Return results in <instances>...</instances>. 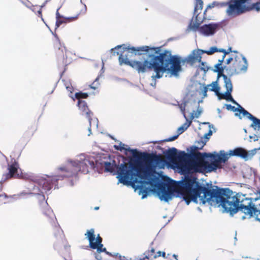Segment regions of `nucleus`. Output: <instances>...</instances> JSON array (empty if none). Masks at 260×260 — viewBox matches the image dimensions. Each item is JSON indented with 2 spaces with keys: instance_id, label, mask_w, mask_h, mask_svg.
<instances>
[{
  "instance_id": "1a4fd4ad",
  "label": "nucleus",
  "mask_w": 260,
  "mask_h": 260,
  "mask_svg": "<svg viewBox=\"0 0 260 260\" xmlns=\"http://www.w3.org/2000/svg\"><path fill=\"white\" fill-rule=\"evenodd\" d=\"M19 168V165L16 161L11 164H8L7 168L8 172L3 175L4 181L11 178H19L20 177L18 173Z\"/></svg>"
},
{
  "instance_id": "37998d69",
  "label": "nucleus",
  "mask_w": 260,
  "mask_h": 260,
  "mask_svg": "<svg viewBox=\"0 0 260 260\" xmlns=\"http://www.w3.org/2000/svg\"><path fill=\"white\" fill-rule=\"evenodd\" d=\"M160 256H162V257H165L166 256V253L165 252H161L159 251L157 252V255H155L154 257L156 258L157 257H159Z\"/></svg>"
},
{
  "instance_id": "5701e85b",
  "label": "nucleus",
  "mask_w": 260,
  "mask_h": 260,
  "mask_svg": "<svg viewBox=\"0 0 260 260\" xmlns=\"http://www.w3.org/2000/svg\"><path fill=\"white\" fill-rule=\"evenodd\" d=\"M105 169L106 172H113L115 168H116L117 171L120 166H116V165H112L110 162H104Z\"/></svg>"
},
{
  "instance_id": "f257e3e1",
  "label": "nucleus",
  "mask_w": 260,
  "mask_h": 260,
  "mask_svg": "<svg viewBox=\"0 0 260 260\" xmlns=\"http://www.w3.org/2000/svg\"><path fill=\"white\" fill-rule=\"evenodd\" d=\"M179 183L181 193L187 204L191 201L197 203L199 198L200 203L208 202L211 205L221 206L231 214L239 210L249 216L260 214V210L257 209L251 199L244 194L235 193L229 188L215 189L203 186L192 175L185 176Z\"/></svg>"
},
{
  "instance_id": "9b49d317",
  "label": "nucleus",
  "mask_w": 260,
  "mask_h": 260,
  "mask_svg": "<svg viewBox=\"0 0 260 260\" xmlns=\"http://www.w3.org/2000/svg\"><path fill=\"white\" fill-rule=\"evenodd\" d=\"M220 24L217 23H210L205 24L200 28V32L205 36L213 35L219 27Z\"/></svg>"
},
{
  "instance_id": "393cba45",
  "label": "nucleus",
  "mask_w": 260,
  "mask_h": 260,
  "mask_svg": "<svg viewBox=\"0 0 260 260\" xmlns=\"http://www.w3.org/2000/svg\"><path fill=\"white\" fill-rule=\"evenodd\" d=\"M58 169L61 171L65 172L67 173L64 175L62 177H69L72 176L73 174V172L70 171V169L68 167H60Z\"/></svg>"
},
{
  "instance_id": "c756f323",
  "label": "nucleus",
  "mask_w": 260,
  "mask_h": 260,
  "mask_svg": "<svg viewBox=\"0 0 260 260\" xmlns=\"http://www.w3.org/2000/svg\"><path fill=\"white\" fill-rule=\"evenodd\" d=\"M103 245L102 244L98 245V247L95 248L97 249V251L99 252H106L107 254L110 256H113V255L109 252L106 251V248H103Z\"/></svg>"
},
{
  "instance_id": "aec40b11",
  "label": "nucleus",
  "mask_w": 260,
  "mask_h": 260,
  "mask_svg": "<svg viewBox=\"0 0 260 260\" xmlns=\"http://www.w3.org/2000/svg\"><path fill=\"white\" fill-rule=\"evenodd\" d=\"M203 7V2L202 0H196V5L194 7L193 16H199L201 13Z\"/></svg>"
},
{
  "instance_id": "864d4df0",
  "label": "nucleus",
  "mask_w": 260,
  "mask_h": 260,
  "mask_svg": "<svg viewBox=\"0 0 260 260\" xmlns=\"http://www.w3.org/2000/svg\"><path fill=\"white\" fill-rule=\"evenodd\" d=\"M99 209V207H95L94 209L95 210H98Z\"/></svg>"
},
{
  "instance_id": "6ab92c4d",
  "label": "nucleus",
  "mask_w": 260,
  "mask_h": 260,
  "mask_svg": "<svg viewBox=\"0 0 260 260\" xmlns=\"http://www.w3.org/2000/svg\"><path fill=\"white\" fill-rule=\"evenodd\" d=\"M232 91H226L224 93H219L218 97L219 99H224L228 101H231L236 105H238V103L234 100L232 98L231 93Z\"/></svg>"
},
{
  "instance_id": "cd10ccee",
  "label": "nucleus",
  "mask_w": 260,
  "mask_h": 260,
  "mask_svg": "<svg viewBox=\"0 0 260 260\" xmlns=\"http://www.w3.org/2000/svg\"><path fill=\"white\" fill-rule=\"evenodd\" d=\"M206 141H204L203 140H201L198 142V145L200 147H193V149L191 150V151H193L194 152H198V149H202L203 147L205 145L206 143Z\"/></svg>"
},
{
  "instance_id": "2f4dec72",
  "label": "nucleus",
  "mask_w": 260,
  "mask_h": 260,
  "mask_svg": "<svg viewBox=\"0 0 260 260\" xmlns=\"http://www.w3.org/2000/svg\"><path fill=\"white\" fill-rule=\"evenodd\" d=\"M42 7L34 6L32 10L35 12L36 15H42Z\"/></svg>"
},
{
  "instance_id": "bf43d9fd",
  "label": "nucleus",
  "mask_w": 260,
  "mask_h": 260,
  "mask_svg": "<svg viewBox=\"0 0 260 260\" xmlns=\"http://www.w3.org/2000/svg\"><path fill=\"white\" fill-rule=\"evenodd\" d=\"M66 260H67V259H66Z\"/></svg>"
},
{
  "instance_id": "20e7f679",
  "label": "nucleus",
  "mask_w": 260,
  "mask_h": 260,
  "mask_svg": "<svg viewBox=\"0 0 260 260\" xmlns=\"http://www.w3.org/2000/svg\"><path fill=\"white\" fill-rule=\"evenodd\" d=\"M191 153L195 159L188 164L187 169L195 173H210L220 169L222 163H225L229 158L228 154L224 153L221 155L193 151Z\"/></svg>"
},
{
  "instance_id": "603ef678",
  "label": "nucleus",
  "mask_w": 260,
  "mask_h": 260,
  "mask_svg": "<svg viewBox=\"0 0 260 260\" xmlns=\"http://www.w3.org/2000/svg\"><path fill=\"white\" fill-rule=\"evenodd\" d=\"M173 256H174V257H175V258H176V259H177V256L176 255L174 254V255H173Z\"/></svg>"
},
{
  "instance_id": "dca6fc26",
  "label": "nucleus",
  "mask_w": 260,
  "mask_h": 260,
  "mask_svg": "<svg viewBox=\"0 0 260 260\" xmlns=\"http://www.w3.org/2000/svg\"><path fill=\"white\" fill-rule=\"evenodd\" d=\"M95 231L93 229H91L89 230H87L86 233L85 234V236L86 238L88 239L90 247H96V245L93 244V241H95Z\"/></svg>"
},
{
  "instance_id": "f8f14e48",
  "label": "nucleus",
  "mask_w": 260,
  "mask_h": 260,
  "mask_svg": "<svg viewBox=\"0 0 260 260\" xmlns=\"http://www.w3.org/2000/svg\"><path fill=\"white\" fill-rule=\"evenodd\" d=\"M78 106L79 110L82 112V114H85L90 123L93 113L89 110L86 102L85 101L79 100L78 102Z\"/></svg>"
},
{
  "instance_id": "3c124183",
  "label": "nucleus",
  "mask_w": 260,
  "mask_h": 260,
  "mask_svg": "<svg viewBox=\"0 0 260 260\" xmlns=\"http://www.w3.org/2000/svg\"><path fill=\"white\" fill-rule=\"evenodd\" d=\"M70 246L69 245H66L65 246V248L66 249H68Z\"/></svg>"
},
{
  "instance_id": "7ed1b4c3",
  "label": "nucleus",
  "mask_w": 260,
  "mask_h": 260,
  "mask_svg": "<svg viewBox=\"0 0 260 260\" xmlns=\"http://www.w3.org/2000/svg\"><path fill=\"white\" fill-rule=\"evenodd\" d=\"M124 144L120 143L119 145H114L115 149L119 151L125 150L132 152L133 155L137 159L134 162H131L129 166L125 162L121 164L117 170L119 181L124 185H134L138 182V177L144 179L152 168L164 165L166 162L160 154L139 152L137 150L126 149Z\"/></svg>"
},
{
  "instance_id": "13d9d810",
  "label": "nucleus",
  "mask_w": 260,
  "mask_h": 260,
  "mask_svg": "<svg viewBox=\"0 0 260 260\" xmlns=\"http://www.w3.org/2000/svg\"><path fill=\"white\" fill-rule=\"evenodd\" d=\"M176 260H178L177 259Z\"/></svg>"
},
{
  "instance_id": "5fc2aeb1",
  "label": "nucleus",
  "mask_w": 260,
  "mask_h": 260,
  "mask_svg": "<svg viewBox=\"0 0 260 260\" xmlns=\"http://www.w3.org/2000/svg\"><path fill=\"white\" fill-rule=\"evenodd\" d=\"M200 63H201V64H202V66H204V62H202V61H201Z\"/></svg>"
},
{
  "instance_id": "a878e982",
  "label": "nucleus",
  "mask_w": 260,
  "mask_h": 260,
  "mask_svg": "<svg viewBox=\"0 0 260 260\" xmlns=\"http://www.w3.org/2000/svg\"><path fill=\"white\" fill-rule=\"evenodd\" d=\"M215 69L214 70V72L217 73L218 78H219L220 77H223V75H225L223 74L224 69L223 68V67L221 66H218L217 64H216L215 66Z\"/></svg>"
},
{
  "instance_id": "4be33fe9",
  "label": "nucleus",
  "mask_w": 260,
  "mask_h": 260,
  "mask_svg": "<svg viewBox=\"0 0 260 260\" xmlns=\"http://www.w3.org/2000/svg\"><path fill=\"white\" fill-rule=\"evenodd\" d=\"M223 78L224 80V86L226 88V91H233V85L232 83L231 80L230 78H228L226 75H223Z\"/></svg>"
},
{
  "instance_id": "f704fd0d",
  "label": "nucleus",
  "mask_w": 260,
  "mask_h": 260,
  "mask_svg": "<svg viewBox=\"0 0 260 260\" xmlns=\"http://www.w3.org/2000/svg\"><path fill=\"white\" fill-rule=\"evenodd\" d=\"M8 198L9 197L6 193H3L0 194V202L6 203Z\"/></svg>"
},
{
  "instance_id": "6e6552de",
  "label": "nucleus",
  "mask_w": 260,
  "mask_h": 260,
  "mask_svg": "<svg viewBox=\"0 0 260 260\" xmlns=\"http://www.w3.org/2000/svg\"><path fill=\"white\" fill-rule=\"evenodd\" d=\"M59 179L57 176L41 177L36 180L38 185L41 187L46 192L49 191L53 187V184Z\"/></svg>"
},
{
  "instance_id": "412c9836",
  "label": "nucleus",
  "mask_w": 260,
  "mask_h": 260,
  "mask_svg": "<svg viewBox=\"0 0 260 260\" xmlns=\"http://www.w3.org/2000/svg\"><path fill=\"white\" fill-rule=\"evenodd\" d=\"M189 126V125H187V126H181L179 127L178 128V134L176 135L173 137H169L165 140H164V142H171L174 141L175 140L177 139L179 136V135L181 134H182L183 132H184L187 128V127Z\"/></svg>"
},
{
  "instance_id": "bb28decb",
  "label": "nucleus",
  "mask_w": 260,
  "mask_h": 260,
  "mask_svg": "<svg viewBox=\"0 0 260 260\" xmlns=\"http://www.w3.org/2000/svg\"><path fill=\"white\" fill-rule=\"evenodd\" d=\"M220 49H218L216 47L214 46L211 47L208 50H203V53H206L208 55H212L216 52H219Z\"/></svg>"
},
{
  "instance_id": "4468645a",
  "label": "nucleus",
  "mask_w": 260,
  "mask_h": 260,
  "mask_svg": "<svg viewBox=\"0 0 260 260\" xmlns=\"http://www.w3.org/2000/svg\"><path fill=\"white\" fill-rule=\"evenodd\" d=\"M205 19L206 17H192L189 24L190 29L194 31L200 30V25Z\"/></svg>"
},
{
  "instance_id": "58836bf2",
  "label": "nucleus",
  "mask_w": 260,
  "mask_h": 260,
  "mask_svg": "<svg viewBox=\"0 0 260 260\" xmlns=\"http://www.w3.org/2000/svg\"><path fill=\"white\" fill-rule=\"evenodd\" d=\"M217 5V3L215 2H214L212 3V4H211V5H209L207 7V8L205 9V10L204 11V15H206V12L207 11L209 10V9H212V8H213L215 6H216Z\"/></svg>"
},
{
  "instance_id": "0eeeda50",
  "label": "nucleus",
  "mask_w": 260,
  "mask_h": 260,
  "mask_svg": "<svg viewBox=\"0 0 260 260\" xmlns=\"http://www.w3.org/2000/svg\"><path fill=\"white\" fill-rule=\"evenodd\" d=\"M248 62L246 58L241 54L234 56L232 68L230 69L231 74H240L245 72L247 70Z\"/></svg>"
},
{
  "instance_id": "4d7b16f0",
  "label": "nucleus",
  "mask_w": 260,
  "mask_h": 260,
  "mask_svg": "<svg viewBox=\"0 0 260 260\" xmlns=\"http://www.w3.org/2000/svg\"><path fill=\"white\" fill-rule=\"evenodd\" d=\"M257 150H260V147L257 149Z\"/></svg>"
},
{
  "instance_id": "39448f33",
  "label": "nucleus",
  "mask_w": 260,
  "mask_h": 260,
  "mask_svg": "<svg viewBox=\"0 0 260 260\" xmlns=\"http://www.w3.org/2000/svg\"><path fill=\"white\" fill-rule=\"evenodd\" d=\"M39 208L45 215L47 222L53 227L56 230L59 229V225L57 223L56 217L49 206L47 202L45 201V198L44 195L39 196Z\"/></svg>"
},
{
  "instance_id": "c9c22d12",
  "label": "nucleus",
  "mask_w": 260,
  "mask_h": 260,
  "mask_svg": "<svg viewBox=\"0 0 260 260\" xmlns=\"http://www.w3.org/2000/svg\"><path fill=\"white\" fill-rule=\"evenodd\" d=\"M239 108H238V111L240 113H242L244 116H246L248 114V111H247L245 109H244L243 108H242L239 104H238L237 105Z\"/></svg>"
},
{
  "instance_id": "49530a36",
  "label": "nucleus",
  "mask_w": 260,
  "mask_h": 260,
  "mask_svg": "<svg viewBox=\"0 0 260 260\" xmlns=\"http://www.w3.org/2000/svg\"><path fill=\"white\" fill-rule=\"evenodd\" d=\"M212 134V132L211 130H210L208 133L207 134H206L205 135V138L207 139V140L209 139V138H208V136H210V135H211Z\"/></svg>"
},
{
  "instance_id": "a19ab883",
  "label": "nucleus",
  "mask_w": 260,
  "mask_h": 260,
  "mask_svg": "<svg viewBox=\"0 0 260 260\" xmlns=\"http://www.w3.org/2000/svg\"><path fill=\"white\" fill-rule=\"evenodd\" d=\"M86 7L85 5L82 6V8L81 9V12L78 14L77 16H79L80 15H85L86 12Z\"/></svg>"
},
{
  "instance_id": "473e14b6",
  "label": "nucleus",
  "mask_w": 260,
  "mask_h": 260,
  "mask_svg": "<svg viewBox=\"0 0 260 260\" xmlns=\"http://www.w3.org/2000/svg\"><path fill=\"white\" fill-rule=\"evenodd\" d=\"M95 240V241H93V244L96 245V247H91V248L93 249H95V248L98 247V245L102 244V238L100 237L99 234L97 236V237Z\"/></svg>"
},
{
  "instance_id": "09e8293b",
  "label": "nucleus",
  "mask_w": 260,
  "mask_h": 260,
  "mask_svg": "<svg viewBox=\"0 0 260 260\" xmlns=\"http://www.w3.org/2000/svg\"><path fill=\"white\" fill-rule=\"evenodd\" d=\"M96 258L98 260H102V257L100 256H99V255H96Z\"/></svg>"
},
{
  "instance_id": "c03bdc74",
  "label": "nucleus",
  "mask_w": 260,
  "mask_h": 260,
  "mask_svg": "<svg viewBox=\"0 0 260 260\" xmlns=\"http://www.w3.org/2000/svg\"><path fill=\"white\" fill-rule=\"evenodd\" d=\"M61 10V7L59 8L58 9H57L56 10V16L57 17H59V16H63L60 13V11Z\"/></svg>"
},
{
  "instance_id": "de8ad7c7",
  "label": "nucleus",
  "mask_w": 260,
  "mask_h": 260,
  "mask_svg": "<svg viewBox=\"0 0 260 260\" xmlns=\"http://www.w3.org/2000/svg\"><path fill=\"white\" fill-rule=\"evenodd\" d=\"M233 60V57H230L229 58H228L226 61V63L227 64H230L232 61Z\"/></svg>"
},
{
  "instance_id": "a18cd8bd",
  "label": "nucleus",
  "mask_w": 260,
  "mask_h": 260,
  "mask_svg": "<svg viewBox=\"0 0 260 260\" xmlns=\"http://www.w3.org/2000/svg\"><path fill=\"white\" fill-rule=\"evenodd\" d=\"M224 58H223V55L222 58L221 59L218 60V63H217L218 66H221V64L224 60Z\"/></svg>"
},
{
  "instance_id": "a211bd4d",
  "label": "nucleus",
  "mask_w": 260,
  "mask_h": 260,
  "mask_svg": "<svg viewBox=\"0 0 260 260\" xmlns=\"http://www.w3.org/2000/svg\"><path fill=\"white\" fill-rule=\"evenodd\" d=\"M56 27H58L62 23H67L77 19L78 17H56Z\"/></svg>"
},
{
  "instance_id": "2eb2a0df",
  "label": "nucleus",
  "mask_w": 260,
  "mask_h": 260,
  "mask_svg": "<svg viewBox=\"0 0 260 260\" xmlns=\"http://www.w3.org/2000/svg\"><path fill=\"white\" fill-rule=\"evenodd\" d=\"M230 155L232 156H238L243 158H247L248 155L246 150L242 148H237L232 151H230Z\"/></svg>"
},
{
  "instance_id": "ea45409f",
  "label": "nucleus",
  "mask_w": 260,
  "mask_h": 260,
  "mask_svg": "<svg viewBox=\"0 0 260 260\" xmlns=\"http://www.w3.org/2000/svg\"><path fill=\"white\" fill-rule=\"evenodd\" d=\"M179 108H180L181 112L183 114L184 116H185V107H186L185 103H181L180 105H179Z\"/></svg>"
},
{
  "instance_id": "b1692460",
  "label": "nucleus",
  "mask_w": 260,
  "mask_h": 260,
  "mask_svg": "<svg viewBox=\"0 0 260 260\" xmlns=\"http://www.w3.org/2000/svg\"><path fill=\"white\" fill-rule=\"evenodd\" d=\"M211 84L212 85L210 87L211 88L209 90L214 91L217 96L219 95L220 87L218 86L217 81L213 82Z\"/></svg>"
},
{
  "instance_id": "7c9ffc66",
  "label": "nucleus",
  "mask_w": 260,
  "mask_h": 260,
  "mask_svg": "<svg viewBox=\"0 0 260 260\" xmlns=\"http://www.w3.org/2000/svg\"><path fill=\"white\" fill-rule=\"evenodd\" d=\"M233 52L236 53H238V51H233L232 50V48L230 47L228 49V50H226L224 49H220L219 52H222L223 53V58H225V56L229 54L230 52Z\"/></svg>"
},
{
  "instance_id": "9d476101",
  "label": "nucleus",
  "mask_w": 260,
  "mask_h": 260,
  "mask_svg": "<svg viewBox=\"0 0 260 260\" xmlns=\"http://www.w3.org/2000/svg\"><path fill=\"white\" fill-rule=\"evenodd\" d=\"M203 54V50L202 49L193 50L184 60H182V62L183 63L186 62L190 65H193L197 62H201Z\"/></svg>"
},
{
  "instance_id": "79ce46f5",
  "label": "nucleus",
  "mask_w": 260,
  "mask_h": 260,
  "mask_svg": "<svg viewBox=\"0 0 260 260\" xmlns=\"http://www.w3.org/2000/svg\"><path fill=\"white\" fill-rule=\"evenodd\" d=\"M211 85H212V84H208L207 86H205L204 87L203 89V95L204 97L207 96V92L208 90V87Z\"/></svg>"
},
{
  "instance_id": "72a5a7b5",
  "label": "nucleus",
  "mask_w": 260,
  "mask_h": 260,
  "mask_svg": "<svg viewBox=\"0 0 260 260\" xmlns=\"http://www.w3.org/2000/svg\"><path fill=\"white\" fill-rule=\"evenodd\" d=\"M100 84H99V79L98 78H96L95 80L94 81V82L89 85V87L91 89H96L99 86Z\"/></svg>"
},
{
  "instance_id": "8fccbe9b",
  "label": "nucleus",
  "mask_w": 260,
  "mask_h": 260,
  "mask_svg": "<svg viewBox=\"0 0 260 260\" xmlns=\"http://www.w3.org/2000/svg\"><path fill=\"white\" fill-rule=\"evenodd\" d=\"M150 251H151V252L152 253H154V252H155V250H154V248H152L151 249Z\"/></svg>"
},
{
  "instance_id": "ddd939ff",
  "label": "nucleus",
  "mask_w": 260,
  "mask_h": 260,
  "mask_svg": "<svg viewBox=\"0 0 260 260\" xmlns=\"http://www.w3.org/2000/svg\"><path fill=\"white\" fill-rule=\"evenodd\" d=\"M159 191L161 193V196L159 197L160 200H164L166 202H168L172 198L173 190L168 188L166 189L165 186H160L159 188Z\"/></svg>"
},
{
  "instance_id": "f03ea898",
  "label": "nucleus",
  "mask_w": 260,
  "mask_h": 260,
  "mask_svg": "<svg viewBox=\"0 0 260 260\" xmlns=\"http://www.w3.org/2000/svg\"><path fill=\"white\" fill-rule=\"evenodd\" d=\"M111 50L113 55L116 53L119 55L120 63L129 65L139 73L153 69L155 73V75L152 76L153 79L161 78L166 72L178 76L182 70L180 57L172 55L167 50L160 53L158 48H150L147 46L130 47L123 44Z\"/></svg>"
},
{
  "instance_id": "6e6d98bb",
  "label": "nucleus",
  "mask_w": 260,
  "mask_h": 260,
  "mask_svg": "<svg viewBox=\"0 0 260 260\" xmlns=\"http://www.w3.org/2000/svg\"><path fill=\"white\" fill-rule=\"evenodd\" d=\"M70 96L73 99L74 101H75V99L73 98L72 95H70Z\"/></svg>"
},
{
  "instance_id": "4c0bfd02",
  "label": "nucleus",
  "mask_w": 260,
  "mask_h": 260,
  "mask_svg": "<svg viewBox=\"0 0 260 260\" xmlns=\"http://www.w3.org/2000/svg\"><path fill=\"white\" fill-rule=\"evenodd\" d=\"M66 88L67 90L69 92H70V93L71 94H72V93H73V91H74V88L72 86L71 84L70 83L66 84Z\"/></svg>"
},
{
  "instance_id": "c85d7f7f",
  "label": "nucleus",
  "mask_w": 260,
  "mask_h": 260,
  "mask_svg": "<svg viewBox=\"0 0 260 260\" xmlns=\"http://www.w3.org/2000/svg\"><path fill=\"white\" fill-rule=\"evenodd\" d=\"M88 96V95L86 93H83L82 92H77L75 93V98L79 100H81V99H86Z\"/></svg>"
},
{
  "instance_id": "f3484780",
  "label": "nucleus",
  "mask_w": 260,
  "mask_h": 260,
  "mask_svg": "<svg viewBox=\"0 0 260 260\" xmlns=\"http://www.w3.org/2000/svg\"><path fill=\"white\" fill-rule=\"evenodd\" d=\"M246 116L248 119L252 121L251 126L255 130L260 131V119L254 117L249 112H248V114Z\"/></svg>"
},
{
  "instance_id": "e433bc0d",
  "label": "nucleus",
  "mask_w": 260,
  "mask_h": 260,
  "mask_svg": "<svg viewBox=\"0 0 260 260\" xmlns=\"http://www.w3.org/2000/svg\"><path fill=\"white\" fill-rule=\"evenodd\" d=\"M225 106L228 110L232 111L233 112L238 111V108H235L234 106H232L230 104H225Z\"/></svg>"
},
{
  "instance_id": "423d86ee",
  "label": "nucleus",
  "mask_w": 260,
  "mask_h": 260,
  "mask_svg": "<svg viewBox=\"0 0 260 260\" xmlns=\"http://www.w3.org/2000/svg\"><path fill=\"white\" fill-rule=\"evenodd\" d=\"M167 158L173 164L183 165L187 162L189 155L184 151L178 152L175 148L169 149L165 153Z\"/></svg>"
}]
</instances>
